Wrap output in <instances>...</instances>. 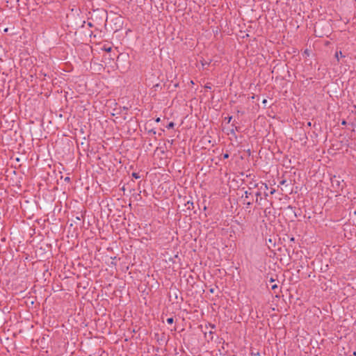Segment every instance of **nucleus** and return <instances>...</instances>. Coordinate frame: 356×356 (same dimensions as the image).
I'll return each mask as SVG.
<instances>
[{
  "label": "nucleus",
  "mask_w": 356,
  "mask_h": 356,
  "mask_svg": "<svg viewBox=\"0 0 356 356\" xmlns=\"http://www.w3.org/2000/svg\"><path fill=\"white\" fill-rule=\"evenodd\" d=\"M330 181L331 186L336 193H339L342 191L345 186L343 180L339 176H333L331 177Z\"/></svg>",
  "instance_id": "1"
},
{
  "label": "nucleus",
  "mask_w": 356,
  "mask_h": 356,
  "mask_svg": "<svg viewBox=\"0 0 356 356\" xmlns=\"http://www.w3.org/2000/svg\"><path fill=\"white\" fill-rule=\"evenodd\" d=\"M185 207H186L187 210H193L194 209L193 202H191L190 200H188L185 203Z\"/></svg>",
  "instance_id": "2"
},
{
  "label": "nucleus",
  "mask_w": 356,
  "mask_h": 356,
  "mask_svg": "<svg viewBox=\"0 0 356 356\" xmlns=\"http://www.w3.org/2000/svg\"><path fill=\"white\" fill-rule=\"evenodd\" d=\"M345 56L343 55L342 52L341 51H336L335 53V58L337 59V60H339V57H344Z\"/></svg>",
  "instance_id": "3"
},
{
  "label": "nucleus",
  "mask_w": 356,
  "mask_h": 356,
  "mask_svg": "<svg viewBox=\"0 0 356 356\" xmlns=\"http://www.w3.org/2000/svg\"><path fill=\"white\" fill-rule=\"evenodd\" d=\"M175 127V123L173 122H170L167 126L166 128L170 129Z\"/></svg>",
  "instance_id": "4"
},
{
  "label": "nucleus",
  "mask_w": 356,
  "mask_h": 356,
  "mask_svg": "<svg viewBox=\"0 0 356 356\" xmlns=\"http://www.w3.org/2000/svg\"><path fill=\"white\" fill-rule=\"evenodd\" d=\"M131 176H132L134 178L136 179H139V178L140 177V176L139 175V174H138V173H137V172H133V173L131 174Z\"/></svg>",
  "instance_id": "5"
},
{
  "label": "nucleus",
  "mask_w": 356,
  "mask_h": 356,
  "mask_svg": "<svg viewBox=\"0 0 356 356\" xmlns=\"http://www.w3.org/2000/svg\"><path fill=\"white\" fill-rule=\"evenodd\" d=\"M166 321L168 324H172L174 322V319H173V318L170 317V318H167Z\"/></svg>",
  "instance_id": "6"
},
{
  "label": "nucleus",
  "mask_w": 356,
  "mask_h": 356,
  "mask_svg": "<svg viewBox=\"0 0 356 356\" xmlns=\"http://www.w3.org/2000/svg\"><path fill=\"white\" fill-rule=\"evenodd\" d=\"M255 195L257 196L256 202H258L259 201L258 197H259V196L261 195V192H259V191L257 192Z\"/></svg>",
  "instance_id": "7"
},
{
  "label": "nucleus",
  "mask_w": 356,
  "mask_h": 356,
  "mask_svg": "<svg viewBox=\"0 0 356 356\" xmlns=\"http://www.w3.org/2000/svg\"><path fill=\"white\" fill-rule=\"evenodd\" d=\"M251 195V193H248V191H246L245 192V198H249V195Z\"/></svg>",
  "instance_id": "8"
},
{
  "label": "nucleus",
  "mask_w": 356,
  "mask_h": 356,
  "mask_svg": "<svg viewBox=\"0 0 356 356\" xmlns=\"http://www.w3.org/2000/svg\"><path fill=\"white\" fill-rule=\"evenodd\" d=\"M229 158V154L226 153L223 154V159H228Z\"/></svg>",
  "instance_id": "9"
},
{
  "label": "nucleus",
  "mask_w": 356,
  "mask_h": 356,
  "mask_svg": "<svg viewBox=\"0 0 356 356\" xmlns=\"http://www.w3.org/2000/svg\"><path fill=\"white\" fill-rule=\"evenodd\" d=\"M286 181L285 179H283V180H282V181L280 182V184H282V185H284V184H286Z\"/></svg>",
  "instance_id": "10"
},
{
  "label": "nucleus",
  "mask_w": 356,
  "mask_h": 356,
  "mask_svg": "<svg viewBox=\"0 0 356 356\" xmlns=\"http://www.w3.org/2000/svg\"><path fill=\"white\" fill-rule=\"evenodd\" d=\"M277 284H274V285H273V286H271V289H272L273 290H275V289H277Z\"/></svg>",
  "instance_id": "11"
},
{
  "label": "nucleus",
  "mask_w": 356,
  "mask_h": 356,
  "mask_svg": "<svg viewBox=\"0 0 356 356\" xmlns=\"http://www.w3.org/2000/svg\"><path fill=\"white\" fill-rule=\"evenodd\" d=\"M202 65L203 66H204V65H209V63H208L207 62H206V61H205L204 63V62H202Z\"/></svg>",
  "instance_id": "12"
},
{
  "label": "nucleus",
  "mask_w": 356,
  "mask_h": 356,
  "mask_svg": "<svg viewBox=\"0 0 356 356\" xmlns=\"http://www.w3.org/2000/svg\"><path fill=\"white\" fill-rule=\"evenodd\" d=\"M155 121H156V122H159L161 121L160 118H157L155 120Z\"/></svg>",
  "instance_id": "13"
},
{
  "label": "nucleus",
  "mask_w": 356,
  "mask_h": 356,
  "mask_svg": "<svg viewBox=\"0 0 356 356\" xmlns=\"http://www.w3.org/2000/svg\"><path fill=\"white\" fill-rule=\"evenodd\" d=\"M150 133H152L153 134H156V131L153 129L149 131Z\"/></svg>",
  "instance_id": "14"
},
{
  "label": "nucleus",
  "mask_w": 356,
  "mask_h": 356,
  "mask_svg": "<svg viewBox=\"0 0 356 356\" xmlns=\"http://www.w3.org/2000/svg\"><path fill=\"white\" fill-rule=\"evenodd\" d=\"M341 124L346 125V120H343L342 122H341Z\"/></svg>",
  "instance_id": "15"
},
{
  "label": "nucleus",
  "mask_w": 356,
  "mask_h": 356,
  "mask_svg": "<svg viewBox=\"0 0 356 356\" xmlns=\"http://www.w3.org/2000/svg\"><path fill=\"white\" fill-rule=\"evenodd\" d=\"M232 118V116H230V117H229V118H227L228 122H229L231 121Z\"/></svg>",
  "instance_id": "16"
},
{
  "label": "nucleus",
  "mask_w": 356,
  "mask_h": 356,
  "mask_svg": "<svg viewBox=\"0 0 356 356\" xmlns=\"http://www.w3.org/2000/svg\"><path fill=\"white\" fill-rule=\"evenodd\" d=\"M88 25L90 26V27H92V24L91 22H88Z\"/></svg>",
  "instance_id": "17"
},
{
  "label": "nucleus",
  "mask_w": 356,
  "mask_h": 356,
  "mask_svg": "<svg viewBox=\"0 0 356 356\" xmlns=\"http://www.w3.org/2000/svg\"><path fill=\"white\" fill-rule=\"evenodd\" d=\"M210 292H211V293H213V292H214V289H210Z\"/></svg>",
  "instance_id": "18"
},
{
  "label": "nucleus",
  "mask_w": 356,
  "mask_h": 356,
  "mask_svg": "<svg viewBox=\"0 0 356 356\" xmlns=\"http://www.w3.org/2000/svg\"><path fill=\"white\" fill-rule=\"evenodd\" d=\"M270 281L271 282H274L275 280H274V279L270 278Z\"/></svg>",
  "instance_id": "19"
},
{
  "label": "nucleus",
  "mask_w": 356,
  "mask_h": 356,
  "mask_svg": "<svg viewBox=\"0 0 356 356\" xmlns=\"http://www.w3.org/2000/svg\"><path fill=\"white\" fill-rule=\"evenodd\" d=\"M275 193V190L271 191L270 193L273 194Z\"/></svg>",
  "instance_id": "20"
},
{
  "label": "nucleus",
  "mask_w": 356,
  "mask_h": 356,
  "mask_svg": "<svg viewBox=\"0 0 356 356\" xmlns=\"http://www.w3.org/2000/svg\"><path fill=\"white\" fill-rule=\"evenodd\" d=\"M247 204H248V206H250V205L251 204V202H248L247 203Z\"/></svg>",
  "instance_id": "21"
},
{
  "label": "nucleus",
  "mask_w": 356,
  "mask_h": 356,
  "mask_svg": "<svg viewBox=\"0 0 356 356\" xmlns=\"http://www.w3.org/2000/svg\"><path fill=\"white\" fill-rule=\"evenodd\" d=\"M69 179H70V178H69V177H66V178H65V180H69Z\"/></svg>",
  "instance_id": "22"
},
{
  "label": "nucleus",
  "mask_w": 356,
  "mask_h": 356,
  "mask_svg": "<svg viewBox=\"0 0 356 356\" xmlns=\"http://www.w3.org/2000/svg\"><path fill=\"white\" fill-rule=\"evenodd\" d=\"M266 99H264V100L263 101V103H266Z\"/></svg>",
  "instance_id": "23"
},
{
  "label": "nucleus",
  "mask_w": 356,
  "mask_h": 356,
  "mask_svg": "<svg viewBox=\"0 0 356 356\" xmlns=\"http://www.w3.org/2000/svg\"><path fill=\"white\" fill-rule=\"evenodd\" d=\"M353 355H354L355 356H356V352H354V353H353Z\"/></svg>",
  "instance_id": "24"
}]
</instances>
